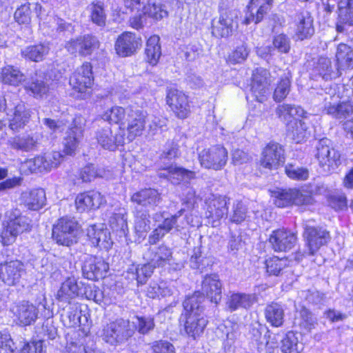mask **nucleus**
<instances>
[{"label": "nucleus", "mask_w": 353, "mask_h": 353, "mask_svg": "<svg viewBox=\"0 0 353 353\" xmlns=\"http://www.w3.org/2000/svg\"><path fill=\"white\" fill-rule=\"evenodd\" d=\"M4 101L5 109L8 111V114H10L12 117L9 126L13 131H19L28 122L30 111L15 94L6 95Z\"/></svg>", "instance_id": "nucleus-1"}, {"label": "nucleus", "mask_w": 353, "mask_h": 353, "mask_svg": "<svg viewBox=\"0 0 353 353\" xmlns=\"http://www.w3.org/2000/svg\"><path fill=\"white\" fill-rule=\"evenodd\" d=\"M134 334L129 320L118 319L108 323L103 330V339L112 345L123 344Z\"/></svg>", "instance_id": "nucleus-2"}, {"label": "nucleus", "mask_w": 353, "mask_h": 353, "mask_svg": "<svg viewBox=\"0 0 353 353\" xmlns=\"http://www.w3.org/2000/svg\"><path fill=\"white\" fill-rule=\"evenodd\" d=\"M303 237L305 248L301 253L302 256L314 255L321 247L326 245L330 240V232L321 227L306 226Z\"/></svg>", "instance_id": "nucleus-3"}, {"label": "nucleus", "mask_w": 353, "mask_h": 353, "mask_svg": "<svg viewBox=\"0 0 353 353\" xmlns=\"http://www.w3.org/2000/svg\"><path fill=\"white\" fill-rule=\"evenodd\" d=\"M90 63L85 62L78 68L70 78V84L72 90L79 94L78 97L85 98L89 94L94 77Z\"/></svg>", "instance_id": "nucleus-4"}, {"label": "nucleus", "mask_w": 353, "mask_h": 353, "mask_svg": "<svg viewBox=\"0 0 353 353\" xmlns=\"http://www.w3.org/2000/svg\"><path fill=\"white\" fill-rule=\"evenodd\" d=\"M228 151L221 145L203 150L199 154L201 165L207 169L220 170L228 161Z\"/></svg>", "instance_id": "nucleus-5"}, {"label": "nucleus", "mask_w": 353, "mask_h": 353, "mask_svg": "<svg viewBox=\"0 0 353 353\" xmlns=\"http://www.w3.org/2000/svg\"><path fill=\"white\" fill-rule=\"evenodd\" d=\"M285 150L276 142H270L263 149L259 161L260 166L268 170H276L285 162Z\"/></svg>", "instance_id": "nucleus-6"}, {"label": "nucleus", "mask_w": 353, "mask_h": 353, "mask_svg": "<svg viewBox=\"0 0 353 353\" xmlns=\"http://www.w3.org/2000/svg\"><path fill=\"white\" fill-rule=\"evenodd\" d=\"M331 141L327 138L321 139L316 145V157L319 165L327 171L335 170L341 163V155L330 146Z\"/></svg>", "instance_id": "nucleus-7"}, {"label": "nucleus", "mask_w": 353, "mask_h": 353, "mask_svg": "<svg viewBox=\"0 0 353 353\" xmlns=\"http://www.w3.org/2000/svg\"><path fill=\"white\" fill-rule=\"evenodd\" d=\"M271 82V74L268 70L261 68L256 69L252 74V97L259 103L265 101Z\"/></svg>", "instance_id": "nucleus-8"}, {"label": "nucleus", "mask_w": 353, "mask_h": 353, "mask_svg": "<svg viewBox=\"0 0 353 353\" xmlns=\"http://www.w3.org/2000/svg\"><path fill=\"white\" fill-rule=\"evenodd\" d=\"M65 47L72 54L78 53L81 57H86L99 48V41L95 36L88 34L70 39Z\"/></svg>", "instance_id": "nucleus-9"}, {"label": "nucleus", "mask_w": 353, "mask_h": 353, "mask_svg": "<svg viewBox=\"0 0 353 353\" xmlns=\"http://www.w3.org/2000/svg\"><path fill=\"white\" fill-rule=\"evenodd\" d=\"M228 201L225 196L221 195H212L207 200L205 216L213 227L217 226L219 221L227 215Z\"/></svg>", "instance_id": "nucleus-10"}, {"label": "nucleus", "mask_w": 353, "mask_h": 353, "mask_svg": "<svg viewBox=\"0 0 353 353\" xmlns=\"http://www.w3.org/2000/svg\"><path fill=\"white\" fill-rule=\"evenodd\" d=\"M108 270V263L101 258L88 255L83 260L82 273L89 280L96 281L104 278Z\"/></svg>", "instance_id": "nucleus-11"}, {"label": "nucleus", "mask_w": 353, "mask_h": 353, "mask_svg": "<svg viewBox=\"0 0 353 353\" xmlns=\"http://www.w3.org/2000/svg\"><path fill=\"white\" fill-rule=\"evenodd\" d=\"M166 103L179 119H185L190 112L188 97L180 90L170 88L167 91Z\"/></svg>", "instance_id": "nucleus-12"}, {"label": "nucleus", "mask_w": 353, "mask_h": 353, "mask_svg": "<svg viewBox=\"0 0 353 353\" xmlns=\"http://www.w3.org/2000/svg\"><path fill=\"white\" fill-rule=\"evenodd\" d=\"M96 139L101 148L114 151L118 146L124 144V132L119 128V131L113 134L110 127L105 125L97 130Z\"/></svg>", "instance_id": "nucleus-13"}, {"label": "nucleus", "mask_w": 353, "mask_h": 353, "mask_svg": "<svg viewBox=\"0 0 353 353\" xmlns=\"http://www.w3.org/2000/svg\"><path fill=\"white\" fill-rule=\"evenodd\" d=\"M146 117V112L137 108L134 109L130 107L128 109V117L125 123H127V130L128 132V139L130 141L142 134L145 128Z\"/></svg>", "instance_id": "nucleus-14"}, {"label": "nucleus", "mask_w": 353, "mask_h": 353, "mask_svg": "<svg viewBox=\"0 0 353 353\" xmlns=\"http://www.w3.org/2000/svg\"><path fill=\"white\" fill-rule=\"evenodd\" d=\"M141 45V37H137L134 33L125 32L119 36L114 47L119 56L125 57L133 54Z\"/></svg>", "instance_id": "nucleus-15"}, {"label": "nucleus", "mask_w": 353, "mask_h": 353, "mask_svg": "<svg viewBox=\"0 0 353 353\" xmlns=\"http://www.w3.org/2000/svg\"><path fill=\"white\" fill-rule=\"evenodd\" d=\"M273 0H250L247 6V12L243 23L248 25L251 23H259L265 15L271 10Z\"/></svg>", "instance_id": "nucleus-16"}, {"label": "nucleus", "mask_w": 353, "mask_h": 353, "mask_svg": "<svg viewBox=\"0 0 353 353\" xmlns=\"http://www.w3.org/2000/svg\"><path fill=\"white\" fill-rule=\"evenodd\" d=\"M296 241V235L284 229L273 231L270 236V243L275 252H287L294 248Z\"/></svg>", "instance_id": "nucleus-17"}, {"label": "nucleus", "mask_w": 353, "mask_h": 353, "mask_svg": "<svg viewBox=\"0 0 353 353\" xmlns=\"http://www.w3.org/2000/svg\"><path fill=\"white\" fill-rule=\"evenodd\" d=\"M24 272L23 263L18 260L0 265V279L8 285H14L19 283Z\"/></svg>", "instance_id": "nucleus-18"}, {"label": "nucleus", "mask_w": 353, "mask_h": 353, "mask_svg": "<svg viewBox=\"0 0 353 353\" xmlns=\"http://www.w3.org/2000/svg\"><path fill=\"white\" fill-rule=\"evenodd\" d=\"M160 178L167 179L172 184L178 185L182 181L188 183L195 178V172L176 165H170L160 169L158 172Z\"/></svg>", "instance_id": "nucleus-19"}, {"label": "nucleus", "mask_w": 353, "mask_h": 353, "mask_svg": "<svg viewBox=\"0 0 353 353\" xmlns=\"http://www.w3.org/2000/svg\"><path fill=\"white\" fill-rule=\"evenodd\" d=\"M223 9L219 5L221 12L218 20L213 19L212 21V34L215 37H228L232 34L234 28L233 16L230 12H223Z\"/></svg>", "instance_id": "nucleus-20"}, {"label": "nucleus", "mask_w": 353, "mask_h": 353, "mask_svg": "<svg viewBox=\"0 0 353 353\" xmlns=\"http://www.w3.org/2000/svg\"><path fill=\"white\" fill-rule=\"evenodd\" d=\"M295 36L297 39L303 41L310 39L314 33L313 18L310 12L303 10L295 17Z\"/></svg>", "instance_id": "nucleus-21"}, {"label": "nucleus", "mask_w": 353, "mask_h": 353, "mask_svg": "<svg viewBox=\"0 0 353 353\" xmlns=\"http://www.w3.org/2000/svg\"><path fill=\"white\" fill-rule=\"evenodd\" d=\"M84 283H78L74 277H68L62 283L57 292V299L60 301L70 303V301L77 296H83Z\"/></svg>", "instance_id": "nucleus-22"}, {"label": "nucleus", "mask_w": 353, "mask_h": 353, "mask_svg": "<svg viewBox=\"0 0 353 353\" xmlns=\"http://www.w3.org/2000/svg\"><path fill=\"white\" fill-rule=\"evenodd\" d=\"M105 200L103 195L97 191H89L79 194L75 199L77 211L83 212L88 210L99 208Z\"/></svg>", "instance_id": "nucleus-23"}, {"label": "nucleus", "mask_w": 353, "mask_h": 353, "mask_svg": "<svg viewBox=\"0 0 353 353\" xmlns=\"http://www.w3.org/2000/svg\"><path fill=\"white\" fill-rule=\"evenodd\" d=\"M202 294L210 299V301L218 304L221 299L222 283L217 274L205 275L202 281Z\"/></svg>", "instance_id": "nucleus-24"}, {"label": "nucleus", "mask_w": 353, "mask_h": 353, "mask_svg": "<svg viewBox=\"0 0 353 353\" xmlns=\"http://www.w3.org/2000/svg\"><path fill=\"white\" fill-rule=\"evenodd\" d=\"M87 235L92 244L101 249L108 250L112 245L110 232L102 225H92L87 230Z\"/></svg>", "instance_id": "nucleus-25"}, {"label": "nucleus", "mask_w": 353, "mask_h": 353, "mask_svg": "<svg viewBox=\"0 0 353 353\" xmlns=\"http://www.w3.org/2000/svg\"><path fill=\"white\" fill-rule=\"evenodd\" d=\"M12 312L19 323L23 326L31 325L37 319V309L28 301L19 303L13 307Z\"/></svg>", "instance_id": "nucleus-26"}, {"label": "nucleus", "mask_w": 353, "mask_h": 353, "mask_svg": "<svg viewBox=\"0 0 353 353\" xmlns=\"http://www.w3.org/2000/svg\"><path fill=\"white\" fill-rule=\"evenodd\" d=\"M40 138L41 134L37 132L23 136H16L10 138L8 144L12 149L30 152L36 148Z\"/></svg>", "instance_id": "nucleus-27"}, {"label": "nucleus", "mask_w": 353, "mask_h": 353, "mask_svg": "<svg viewBox=\"0 0 353 353\" xmlns=\"http://www.w3.org/2000/svg\"><path fill=\"white\" fill-rule=\"evenodd\" d=\"M256 301L254 294L232 293L228 297L226 306L230 312H234L239 309H248Z\"/></svg>", "instance_id": "nucleus-28"}, {"label": "nucleus", "mask_w": 353, "mask_h": 353, "mask_svg": "<svg viewBox=\"0 0 353 353\" xmlns=\"http://www.w3.org/2000/svg\"><path fill=\"white\" fill-rule=\"evenodd\" d=\"M292 74L289 69L282 71L276 84L272 98L276 102L283 101L291 90Z\"/></svg>", "instance_id": "nucleus-29"}, {"label": "nucleus", "mask_w": 353, "mask_h": 353, "mask_svg": "<svg viewBox=\"0 0 353 353\" xmlns=\"http://www.w3.org/2000/svg\"><path fill=\"white\" fill-rule=\"evenodd\" d=\"M42 9V6L39 3L32 5L30 3H26L15 10L14 19L19 25H30L32 17V10L36 13L37 17H39Z\"/></svg>", "instance_id": "nucleus-30"}, {"label": "nucleus", "mask_w": 353, "mask_h": 353, "mask_svg": "<svg viewBox=\"0 0 353 353\" xmlns=\"http://www.w3.org/2000/svg\"><path fill=\"white\" fill-rule=\"evenodd\" d=\"M131 201L138 205L147 207L157 206L160 201L161 196L157 190L152 188L143 189L131 196Z\"/></svg>", "instance_id": "nucleus-31"}, {"label": "nucleus", "mask_w": 353, "mask_h": 353, "mask_svg": "<svg viewBox=\"0 0 353 353\" xmlns=\"http://www.w3.org/2000/svg\"><path fill=\"white\" fill-rule=\"evenodd\" d=\"M185 330L187 334L196 339L203 333L208 324V320L203 316L189 314L185 316Z\"/></svg>", "instance_id": "nucleus-32"}, {"label": "nucleus", "mask_w": 353, "mask_h": 353, "mask_svg": "<svg viewBox=\"0 0 353 353\" xmlns=\"http://www.w3.org/2000/svg\"><path fill=\"white\" fill-rule=\"evenodd\" d=\"M264 315L267 322L272 326L281 327L284 322V305L277 302H271L266 305Z\"/></svg>", "instance_id": "nucleus-33"}, {"label": "nucleus", "mask_w": 353, "mask_h": 353, "mask_svg": "<svg viewBox=\"0 0 353 353\" xmlns=\"http://www.w3.org/2000/svg\"><path fill=\"white\" fill-rule=\"evenodd\" d=\"M109 224L112 230L119 236L128 234V211L125 208H119L110 217Z\"/></svg>", "instance_id": "nucleus-34"}, {"label": "nucleus", "mask_w": 353, "mask_h": 353, "mask_svg": "<svg viewBox=\"0 0 353 353\" xmlns=\"http://www.w3.org/2000/svg\"><path fill=\"white\" fill-rule=\"evenodd\" d=\"M205 300V295L200 292H196L192 295L187 296L183 303L185 315L195 314L203 316L204 311L203 302Z\"/></svg>", "instance_id": "nucleus-35"}, {"label": "nucleus", "mask_w": 353, "mask_h": 353, "mask_svg": "<svg viewBox=\"0 0 353 353\" xmlns=\"http://www.w3.org/2000/svg\"><path fill=\"white\" fill-rule=\"evenodd\" d=\"M325 110L327 114L336 119H346L353 114V101H343L339 103L329 102L325 104Z\"/></svg>", "instance_id": "nucleus-36"}, {"label": "nucleus", "mask_w": 353, "mask_h": 353, "mask_svg": "<svg viewBox=\"0 0 353 353\" xmlns=\"http://www.w3.org/2000/svg\"><path fill=\"white\" fill-rule=\"evenodd\" d=\"M23 202L32 210H38L46 204V192L43 189H34L22 194Z\"/></svg>", "instance_id": "nucleus-37"}, {"label": "nucleus", "mask_w": 353, "mask_h": 353, "mask_svg": "<svg viewBox=\"0 0 353 353\" xmlns=\"http://www.w3.org/2000/svg\"><path fill=\"white\" fill-rule=\"evenodd\" d=\"M82 137L83 131L80 128L74 126L69 128L63 140L64 152L69 155L74 154Z\"/></svg>", "instance_id": "nucleus-38"}, {"label": "nucleus", "mask_w": 353, "mask_h": 353, "mask_svg": "<svg viewBox=\"0 0 353 353\" xmlns=\"http://www.w3.org/2000/svg\"><path fill=\"white\" fill-rule=\"evenodd\" d=\"M49 52V47L43 43L30 45L21 49V56L26 59L39 62L44 59Z\"/></svg>", "instance_id": "nucleus-39"}, {"label": "nucleus", "mask_w": 353, "mask_h": 353, "mask_svg": "<svg viewBox=\"0 0 353 353\" xmlns=\"http://www.w3.org/2000/svg\"><path fill=\"white\" fill-rule=\"evenodd\" d=\"M90 21L100 28L106 24L107 15L104 9V3L101 1L92 2L87 7Z\"/></svg>", "instance_id": "nucleus-40"}, {"label": "nucleus", "mask_w": 353, "mask_h": 353, "mask_svg": "<svg viewBox=\"0 0 353 353\" xmlns=\"http://www.w3.org/2000/svg\"><path fill=\"white\" fill-rule=\"evenodd\" d=\"M24 81V75L16 68L8 65L0 71V81L5 84L17 86Z\"/></svg>", "instance_id": "nucleus-41"}, {"label": "nucleus", "mask_w": 353, "mask_h": 353, "mask_svg": "<svg viewBox=\"0 0 353 353\" xmlns=\"http://www.w3.org/2000/svg\"><path fill=\"white\" fill-rule=\"evenodd\" d=\"M336 59L339 68H353V50L347 44L340 43L336 49Z\"/></svg>", "instance_id": "nucleus-42"}, {"label": "nucleus", "mask_w": 353, "mask_h": 353, "mask_svg": "<svg viewBox=\"0 0 353 353\" xmlns=\"http://www.w3.org/2000/svg\"><path fill=\"white\" fill-rule=\"evenodd\" d=\"M134 218V228L136 233L145 234L150 230V216L148 210L136 208Z\"/></svg>", "instance_id": "nucleus-43"}, {"label": "nucleus", "mask_w": 353, "mask_h": 353, "mask_svg": "<svg viewBox=\"0 0 353 353\" xmlns=\"http://www.w3.org/2000/svg\"><path fill=\"white\" fill-rule=\"evenodd\" d=\"M120 106H114L107 110L102 116L103 120L120 125L121 129L124 130L125 120L128 117V109Z\"/></svg>", "instance_id": "nucleus-44"}, {"label": "nucleus", "mask_w": 353, "mask_h": 353, "mask_svg": "<svg viewBox=\"0 0 353 353\" xmlns=\"http://www.w3.org/2000/svg\"><path fill=\"white\" fill-rule=\"evenodd\" d=\"M8 224L17 230L18 234H21L25 231L30 230V220L26 216L21 214L18 210H14L10 212L8 221Z\"/></svg>", "instance_id": "nucleus-45"}, {"label": "nucleus", "mask_w": 353, "mask_h": 353, "mask_svg": "<svg viewBox=\"0 0 353 353\" xmlns=\"http://www.w3.org/2000/svg\"><path fill=\"white\" fill-rule=\"evenodd\" d=\"M159 40L160 38L158 36L154 35L147 41L145 52L148 61L152 65L157 64L161 54Z\"/></svg>", "instance_id": "nucleus-46"}, {"label": "nucleus", "mask_w": 353, "mask_h": 353, "mask_svg": "<svg viewBox=\"0 0 353 353\" xmlns=\"http://www.w3.org/2000/svg\"><path fill=\"white\" fill-rule=\"evenodd\" d=\"M281 350L283 353H299L303 345L293 332H288L281 341Z\"/></svg>", "instance_id": "nucleus-47"}, {"label": "nucleus", "mask_w": 353, "mask_h": 353, "mask_svg": "<svg viewBox=\"0 0 353 353\" xmlns=\"http://www.w3.org/2000/svg\"><path fill=\"white\" fill-rule=\"evenodd\" d=\"M172 256L171 250L164 245H161L152 252L150 261L156 267H163L167 264Z\"/></svg>", "instance_id": "nucleus-48"}, {"label": "nucleus", "mask_w": 353, "mask_h": 353, "mask_svg": "<svg viewBox=\"0 0 353 353\" xmlns=\"http://www.w3.org/2000/svg\"><path fill=\"white\" fill-rule=\"evenodd\" d=\"M20 170L26 174L45 170L41 154L24 161L21 164Z\"/></svg>", "instance_id": "nucleus-49"}, {"label": "nucleus", "mask_w": 353, "mask_h": 353, "mask_svg": "<svg viewBox=\"0 0 353 353\" xmlns=\"http://www.w3.org/2000/svg\"><path fill=\"white\" fill-rule=\"evenodd\" d=\"M314 70L325 79L332 78L334 72L332 62L327 57H321L314 62Z\"/></svg>", "instance_id": "nucleus-50"}, {"label": "nucleus", "mask_w": 353, "mask_h": 353, "mask_svg": "<svg viewBox=\"0 0 353 353\" xmlns=\"http://www.w3.org/2000/svg\"><path fill=\"white\" fill-rule=\"evenodd\" d=\"M26 88L31 91L34 97H41L48 91V85L44 81L43 76L36 74L34 78L28 83Z\"/></svg>", "instance_id": "nucleus-51"}, {"label": "nucleus", "mask_w": 353, "mask_h": 353, "mask_svg": "<svg viewBox=\"0 0 353 353\" xmlns=\"http://www.w3.org/2000/svg\"><path fill=\"white\" fill-rule=\"evenodd\" d=\"M136 321H133L132 327L135 329L141 334H147L150 331L153 330L155 327L154 319L152 316H136Z\"/></svg>", "instance_id": "nucleus-52"}, {"label": "nucleus", "mask_w": 353, "mask_h": 353, "mask_svg": "<svg viewBox=\"0 0 353 353\" xmlns=\"http://www.w3.org/2000/svg\"><path fill=\"white\" fill-rule=\"evenodd\" d=\"M77 232H68L65 231L52 230V238L59 245L71 246L77 242Z\"/></svg>", "instance_id": "nucleus-53"}, {"label": "nucleus", "mask_w": 353, "mask_h": 353, "mask_svg": "<svg viewBox=\"0 0 353 353\" xmlns=\"http://www.w3.org/2000/svg\"><path fill=\"white\" fill-rule=\"evenodd\" d=\"M338 7L341 21L353 24V0H341Z\"/></svg>", "instance_id": "nucleus-54"}, {"label": "nucleus", "mask_w": 353, "mask_h": 353, "mask_svg": "<svg viewBox=\"0 0 353 353\" xmlns=\"http://www.w3.org/2000/svg\"><path fill=\"white\" fill-rule=\"evenodd\" d=\"M183 210H179L174 215H172L170 217L164 218L163 222L159 225L162 230L167 234L171 232L172 230L174 232L181 231L183 228L179 224V218L182 214Z\"/></svg>", "instance_id": "nucleus-55"}, {"label": "nucleus", "mask_w": 353, "mask_h": 353, "mask_svg": "<svg viewBox=\"0 0 353 353\" xmlns=\"http://www.w3.org/2000/svg\"><path fill=\"white\" fill-rule=\"evenodd\" d=\"M46 171H50L57 168L63 159V156L59 152L52 151L41 154Z\"/></svg>", "instance_id": "nucleus-56"}, {"label": "nucleus", "mask_w": 353, "mask_h": 353, "mask_svg": "<svg viewBox=\"0 0 353 353\" xmlns=\"http://www.w3.org/2000/svg\"><path fill=\"white\" fill-rule=\"evenodd\" d=\"M248 210L244 204L239 201L234 203L230 214V221L232 223L239 224L245 220Z\"/></svg>", "instance_id": "nucleus-57"}, {"label": "nucleus", "mask_w": 353, "mask_h": 353, "mask_svg": "<svg viewBox=\"0 0 353 353\" xmlns=\"http://www.w3.org/2000/svg\"><path fill=\"white\" fill-rule=\"evenodd\" d=\"M145 15L153 18L156 20L161 19L168 16L167 10L163 8L161 3L148 2L147 5L143 7V10Z\"/></svg>", "instance_id": "nucleus-58"}, {"label": "nucleus", "mask_w": 353, "mask_h": 353, "mask_svg": "<svg viewBox=\"0 0 353 353\" xmlns=\"http://www.w3.org/2000/svg\"><path fill=\"white\" fill-rule=\"evenodd\" d=\"M286 260L276 256L269 258L265 261L267 272L278 276L286 266Z\"/></svg>", "instance_id": "nucleus-59"}, {"label": "nucleus", "mask_w": 353, "mask_h": 353, "mask_svg": "<svg viewBox=\"0 0 353 353\" xmlns=\"http://www.w3.org/2000/svg\"><path fill=\"white\" fill-rule=\"evenodd\" d=\"M292 189L280 190L274 192V204L279 208H285L292 204Z\"/></svg>", "instance_id": "nucleus-60"}, {"label": "nucleus", "mask_w": 353, "mask_h": 353, "mask_svg": "<svg viewBox=\"0 0 353 353\" xmlns=\"http://www.w3.org/2000/svg\"><path fill=\"white\" fill-rule=\"evenodd\" d=\"M78 228V223L74 218L64 216L59 219L53 230L77 233Z\"/></svg>", "instance_id": "nucleus-61"}, {"label": "nucleus", "mask_w": 353, "mask_h": 353, "mask_svg": "<svg viewBox=\"0 0 353 353\" xmlns=\"http://www.w3.org/2000/svg\"><path fill=\"white\" fill-rule=\"evenodd\" d=\"M299 325L307 331H310L314 328L316 324V318L312 312L305 307H302L299 311Z\"/></svg>", "instance_id": "nucleus-62"}, {"label": "nucleus", "mask_w": 353, "mask_h": 353, "mask_svg": "<svg viewBox=\"0 0 353 353\" xmlns=\"http://www.w3.org/2000/svg\"><path fill=\"white\" fill-rule=\"evenodd\" d=\"M157 268L151 261L136 268L137 281L139 284H144L148 278L151 276L154 269Z\"/></svg>", "instance_id": "nucleus-63"}, {"label": "nucleus", "mask_w": 353, "mask_h": 353, "mask_svg": "<svg viewBox=\"0 0 353 353\" xmlns=\"http://www.w3.org/2000/svg\"><path fill=\"white\" fill-rule=\"evenodd\" d=\"M98 176H102L101 172L98 170L93 164H88L82 168L79 173V178L83 182H90Z\"/></svg>", "instance_id": "nucleus-64"}]
</instances>
